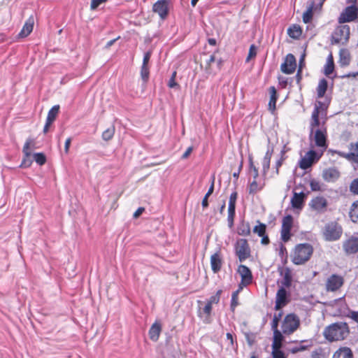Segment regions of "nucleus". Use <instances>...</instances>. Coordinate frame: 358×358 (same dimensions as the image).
I'll list each match as a JSON object with an SVG mask.
<instances>
[{"mask_svg": "<svg viewBox=\"0 0 358 358\" xmlns=\"http://www.w3.org/2000/svg\"><path fill=\"white\" fill-rule=\"evenodd\" d=\"M236 255L241 262H244L250 255V249L245 239H238L235 245Z\"/></svg>", "mask_w": 358, "mask_h": 358, "instance_id": "obj_7", "label": "nucleus"}, {"mask_svg": "<svg viewBox=\"0 0 358 358\" xmlns=\"http://www.w3.org/2000/svg\"><path fill=\"white\" fill-rule=\"evenodd\" d=\"M342 233V227L336 222H331L326 224L322 229L324 238L327 241L338 240Z\"/></svg>", "mask_w": 358, "mask_h": 358, "instance_id": "obj_3", "label": "nucleus"}, {"mask_svg": "<svg viewBox=\"0 0 358 358\" xmlns=\"http://www.w3.org/2000/svg\"><path fill=\"white\" fill-rule=\"evenodd\" d=\"M283 336L279 330L273 331V340L272 343V350H280Z\"/></svg>", "mask_w": 358, "mask_h": 358, "instance_id": "obj_26", "label": "nucleus"}, {"mask_svg": "<svg viewBox=\"0 0 358 358\" xmlns=\"http://www.w3.org/2000/svg\"><path fill=\"white\" fill-rule=\"evenodd\" d=\"M319 114H320V109L318 107H315L314 110L312 113L311 115V120L310 123V136L313 134V131H315L317 128L321 127L322 125V123L321 124L319 120Z\"/></svg>", "mask_w": 358, "mask_h": 358, "instance_id": "obj_21", "label": "nucleus"}, {"mask_svg": "<svg viewBox=\"0 0 358 358\" xmlns=\"http://www.w3.org/2000/svg\"><path fill=\"white\" fill-rule=\"evenodd\" d=\"M115 134V127H110L106 129L102 134V138L104 141L110 140Z\"/></svg>", "mask_w": 358, "mask_h": 358, "instance_id": "obj_41", "label": "nucleus"}, {"mask_svg": "<svg viewBox=\"0 0 358 358\" xmlns=\"http://www.w3.org/2000/svg\"><path fill=\"white\" fill-rule=\"evenodd\" d=\"M287 34L291 38L297 39L301 36L302 30L299 25L293 24L287 29Z\"/></svg>", "mask_w": 358, "mask_h": 358, "instance_id": "obj_32", "label": "nucleus"}, {"mask_svg": "<svg viewBox=\"0 0 358 358\" xmlns=\"http://www.w3.org/2000/svg\"><path fill=\"white\" fill-rule=\"evenodd\" d=\"M254 233L258 234L259 236H263L266 232V225L262 223H259L255 226L253 229Z\"/></svg>", "mask_w": 358, "mask_h": 358, "instance_id": "obj_43", "label": "nucleus"}, {"mask_svg": "<svg viewBox=\"0 0 358 358\" xmlns=\"http://www.w3.org/2000/svg\"><path fill=\"white\" fill-rule=\"evenodd\" d=\"M237 272L241 278V282L243 285H249L252 281V274L250 268L245 265H240L238 267Z\"/></svg>", "mask_w": 358, "mask_h": 358, "instance_id": "obj_18", "label": "nucleus"}, {"mask_svg": "<svg viewBox=\"0 0 358 358\" xmlns=\"http://www.w3.org/2000/svg\"><path fill=\"white\" fill-rule=\"evenodd\" d=\"M350 189L353 194H358V178L352 181L350 185Z\"/></svg>", "mask_w": 358, "mask_h": 358, "instance_id": "obj_49", "label": "nucleus"}, {"mask_svg": "<svg viewBox=\"0 0 358 358\" xmlns=\"http://www.w3.org/2000/svg\"><path fill=\"white\" fill-rule=\"evenodd\" d=\"M145 210L144 208L140 207L138 208L134 213L133 217L134 218H138Z\"/></svg>", "mask_w": 358, "mask_h": 358, "instance_id": "obj_58", "label": "nucleus"}, {"mask_svg": "<svg viewBox=\"0 0 358 358\" xmlns=\"http://www.w3.org/2000/svg\"><path fill=\"white\" fill-rule=\"evenodd\" d=\"M327 128L324 122H322L321 127L315 129L312 136H310V138L315 142V146L321 148V153H323L327 148Z\"/></svg>", "mask_w": 358, "mask_h": 358, "instance_id": "obj_5", "label": "nucleus"}, {"mask_svg": "<svg viewBox=\"0 0 358 358\" xmlns=\"http://www.w3.org/2000/svg\"><path fill=\"white\" fill-rule=\"evenodd\" d=\"M257 53V48L255 45L250 46L248 55L246 58V62H249L250 59L255 58Z\"/></svg>", "mask_w": 358, "mask_h": 358, "instance_id": "obj_47", "label": "nucleus"}, {"mask_svg": "<svg viewBox=\"0 0 358 358\" xmlns=\"http://www.w3.org/2000/svg\"><path fill=\"white\" fill-rule=\"evenodd\" d=\"M249 178L248 180H257L262 178L259 176V172L257 168L254 165L252 159H250V166L248 171Z\"/></svg>", "mask_w": 358, "mask_h": 358, "instance_id": "obj_35", "label": "nucleus"}, {"mask_svg": "<svg viewBox=\"0 0 358 358\" xmlns=\"http://www.w3.org/2000/svg\"><path fill=\"white\" fill-rule=\"evenodd\" d=\"M34 159L39 165H43L46 162L45 156L43 153H35L34 155Z\"/></svg>", "mask_w": 358, "mask_h": 358, "instance_id": "obj_46", "label": "nucleus"}, {"mask_svg": "<svg viewBox=\"0 0 358 358\" xmlns=\"http://www.w3.org/2000/svg\"><path fill=\"white\" fill-rule=\"evenodd\" d=\"M343 284V278L338 275H331L327 280L326 287L328 291L334 292Z\"/></svg>", "mask_w": 358, "mask_h": 358, "instance_id": "obj_15", "label": "nucleus"}, {"mask_svg": "<svg viewBox=\"0 0 358 358\" xmlns=\"http://www.w3.org/2000/svg\"><path fill=\"white\" fill-rule=\"evenodd\" d=\"M193 150V148L192 146L189 147L186 151L184 152V154L182 156V159H187L189 155L192 153Z\"/></svg>", "mask_w": 358, "mask_h": 358, "instance_id": "obj_60", "label": "nucleus"}, {"mask_svg": "<svg viewBox=\"0 0 358 358\" xmlns=\"http://www.w3.org/2000/svg\"><path fill=\"white\" fill-rule=\"evenodd\" d=\"M281 317H282V312L274 314L272 324H271V327H272V329L273 330V331L275 330H278V322H279Z\"/></svg>", "mask_w": 358, "mask_h": 358, "instance_id": "obj_45", "label": "nucleus"}, {"mask_svg": "<svg viewBox=\"0 0 358 358\" xmlns=\"http://www.w3.org/2000/svg\"><path fill=\"white\" fill-rule=\"evenodd\" d=\"M168 86L170 88L179 87V85L176 82V79L170 78L168 83Z\"/></svg>", "mask_w": 358, "mask_h": 358, "instance_id": "obj_57", "label": "nucleus"}, {"mask_svg": "<svg viewBox=\"0 0 358 358\" xmlns=\"http://www.w3.org/2000/svg\"><path fill=\"white\" fill-rule=\"evenodd\" d=\"M59 110V106L58 105L54 106L48 112L46 121L49 123H52L56 117L57 116Z\"/></svg>", "mask_w": 358, "mask_h": 358, "instance_id": "obj_37", "label": "nucleus"}, {"mask_svg": "<svg viewBox=\"0 0 358 358\" xmlns=\"http://www.w3.org/2000/svg\"><path fill=\"white\" fill-rule=\"evenodd\" d=\"M272 155V152L269 150H267L262 162V172L263 175H266L270 168V162Z\"/></svg>", "mask_w": 358, "mask_h": 358, "instance_id": "obj_34", "label": "nucleus"}, {"mask_svg": "<svg viewBox=\"0 0 358 358\" xmlns=\"http://www.w3.org/2000/svg\"><path fill=\"white\" fill-rule=\"evenodd\" d=\"M27 157H26L25 159H23L22 162V164H21V166L27 167V166H30L31 161L29 159H27Z\"/></svg>", "mask_w": 358, "mask_h": 358, "instance_id": "obj_64", "label": "nucleus"}, {"mask_svg": "<svg viewBox=\"0 0 358 358\" xmlns=\"http://www.w3.org/2000/svg\"><path fill=\"white\" fill-rule=\"evenodd\" d=\"M327 89V81L325 79L320 80L317 87V96L322 98L324 96Z\"/></svg>", "mask_w": 358, "mask_h": 358, "instance_id": "obj_36", "label": "nucleus"}, {"mask_svg": "<svg viewBox=\"0 0 358 358\" xmlns=\"http://www.w3.org/2000/svg\"><path fill=\"white\" fill-rule=\"evenodd\" d=\"M214 180H215V178H213V180H212L211 185L210 186V187L205 196H207L209 197L213 194V192L214 191Z\"/></svg>", "mask_w": 358, "mask_h": 358, "instance_id": "obj_62", "label": "nucleus"}, {"mask_svg": "<svg viewBox=\"0 0 358 358\" xmlns=\"http://www.w3.org/2000/svg\"><path fill=\"white\" fill-rule=\"evenodd\" d=\"M350 317L358 323V312L353 311L350 313Z\"/></svg>", "mask_w": 358, "mask_h": 358, "instance_id": "obj_63", "label": "nucleus"}, {"mask_svg": "<svg viewBox=\"0 0 358 358\" xmlns=\"http://www.w3.org/2000/svg\"><path fill=\"white\" fill-rule=\"evenodd\" d=\"M327 205V200L321 196L312 199L309 203L310 208L320 213H324L326 210Z\"/></svg>", "mask_w": 358, "mask_h": 358, "instance_id": "obj_11", "label": "nucleus"}, {"mask_svg": "<svg viewBox=\"0 0 358 358\" xmlns=\"http://www.w3.org/2000/svg\"><path fill=\"white\" fill-rule=\"evenodd\" d=\"M350 62V54L347 49H341L339 52V63L341 66H347Z\"/></svg>", "mask_w": 358, "mask_h": 358, "instance_id": "obj_29", "label": "nucleus"}, {"mask_svg": "<svg viewBox=\"0 0 358 358\" xmlns=\"http://www.w3.org/2000/svg\"><path fill=\"white\" fill-rule=\"evenodd\" d=\"M270 100L268 102V109L273 112L275 110V103L277 100V92L274 87L269 88Z\"/></svg>", "mask_w": 358, "mask_h": 358, "instance_id": "obj_31", "label": "nucleus"}, {"mask_svg": "<svg viewBox=\"0 0 358 358\" xmlns=\"http://www.w3.org/2000/svg\"><path fill=\"white\" fill-rule=\"evenodd\" d=\"M34 23V19L32 17L29 18L23 26L19 36L20 37L27 36L33 30Z\"/></svg>", "mask_w": 358, "mask_h": 358, "instance_id": "obj_28", "label": "nucleus"}, {"mask_svg": "<svg viewBox=\"0 0 358 358\" xmlns=\"http://www.w3.org/2000/svg\"><path fill=\"white\" fill-rule=\"evenodd\" d=\"M237 196L238 194L236 192H232L229 196L227 220L230 227H231L234 224Z\"/></svg>", "mask_w": 358, "mask_h": 358, "instance_id": "obj_17", "label": "nucleus"}, {"mask_svg": "<svg viewBox=\"0 0 358 358\" xmlns=\"http://www.w3.org/2000/svg\"><path fill=\"white\" fill-rule=\"evenodd\" d=\"M149 68L148 66L142 65L141 69V76L144 83H146L149 78Z\"/></svg>", "mask_w": 358, "mask_h": 358, "instance_id": "obj_44", "label": "nucleus"}, {"mask_svg": "<svg viewBox=\"0 0 358 358\" xmlns=\"http://www.w3.org/2000/svg\"><path fill=\"white\" fill-rule=\"evenodd\" d=\"M334 70V59L333 56L331 54H330L327 59V63L324 66V74L327 76H329Z\"/></svg>", "mask_w": 358, "mask_h": 358, "instance_id": "obj_33", "label": "nucleus"}, {"mask_svg": "<svg viewBox=\"0 0 358 358\" xmlns=\"http://www.w3.org/2000/svg\"><path fill=\"white\" fill-rule=\"evenodd\" d=\"M224 263L223 256L220 250L210 256V267L214 273H217L222 269Z\"/></svg>", "mask_w": 358, "mask_h": 358, "instance_id": "obj_14", "label": "nucleus"}, {"mask_svg": "<svg viewBox=\"0 0 358 358\" xmlns=\"http://www.w3.org/2000/svg\"><path fill=\"white\" fill-rule=\"evenodd\" d=\"M107 0H92L90 4V8L92 10L96 9L101 4L106 2Z\"/></svg>", "mask_w": 358, "mask_h": 358, "instance_id": "obj_52", "label": "nucleus"}, {"mask_svg": "<svg viewBox=\"0 0 358 358\" xmlns=\"http://www.w3.org/2000/svg\"><path fill=\"white\" fill-rule=\"evenodd\" d=\"M150 57H151V52L148 51V52H145L144 55V57H143L142 65L148 66Z\"/></svg>", "mask_w": 358, "mask_h": 358, "instance_id": "obj_56", "label": "nucleus"}, {"mask_svg": "<svg viewBox=\"0 0 358 358\" xmlns=\"http://www.w3.org/2000/svg\"><path fill=\"white\" fill-rule=\"evenodd\" d=\"M152 10L157 13L161 19H165L169 12L168 1L166 0H158L154 3Z\"/></svg>", "mask_w": 358, "mask_h": 358, "instance_id": "obj_16", "label": "nucleus"}, {"mask_svg": "<svg viewBox=\"0 0 358 358\" xmlns=\"http://www.w3.org/2000/svg\"><path fill=\"white\" fill-rule=\"evenodd\" d=\"M322 153H317L314 150H310L301 159L299 166L301 169L306 170L310 168L313 163L317 162Z\"/></svg>", "mask_w": 358, "mask_h": 358, "instance_id": "obj_8", "label": "nucleus"}, {"mask_svg": "<svg viewBox=\"0 0 358 358\" xmlns=\"http://www.w3.org/2000/svg\"><path fill=\"white\" fill-rule=\"evenodd\" d=\"M308 349V346L306 345H303L302 344H300L297 346H295V347H293L291 350H290V352L293 354H295L296 352H302V351H304Z\"/></svg>", "mask_w": 358, "mask_h": 358, "instance_id": "obj_51", "label": "nucleus"}, {"mask_svg": "<svg viewBox=\"0 0 358 358\" xmlns=\"http://www.w3.org/2000/svg\"><path fill=\"white\" fill-rule=\"evenodd\" d=\"M335 152L339 156L345 158L346 159L349 161H352V155H350V152L345 153L341 151H335Z\"/></svg>", "mask_w": 358, "mask_h": 358, "instance_id": "obj_55", "label": "nucleus"}, {"mask_svg": "<svg viewBox=\"0 0 358 358\" xmlns=\"http://www.w3.org/2000/svg\"><path fill=\"white\" fill-rule=\"evenodd\" d=\"M292 278L288 273H286L284 276L283 280L282 281V285L285 287H289L291 285Z\"/></svg>", "mask_w": 358, "mask_h": 358, "instance_id": "obj_53", "label": "nucleus"}, {"mask_svg": "<svg viewBox=\"0 0 358 358\" xmlns=\"http://www.w3.org/2000/svg\"><path fill=\"white\" fill-rule=\"evenodd\" d=\"M350 155H352V161L358 163V142L350 144Z\"/></svg>", "mask_w": 358, "mask_h": 358, "instance_id": "obj_40", "label": "nucleus"}, {"mask_svg": "<svg viewBox=\"0 0 358 358\" xmlns=\"http://www.w3.org/2000/svg\"><path fill=\"white\" fill-rule=\"evenodd\" d=\"M289 301V299L287 292L284 287H280L276 293L275 309L276 310H281Z\"/></svg>", "mask_w": 358, "mask_h": 358, "instance_id": "obj_10", "label": "nucleus"}, {"mask_svg": "<svg viewBox=\"0 0 358 358\" xmlns=\"http://www.w3.org/2000/svg\"><path fill=\"white\" fill-rule=\"evenodd\" d=\"M343 249L347 254H355L358 252V238L351 237L343 242Z\"/></svg>", "mask_w": 358, "mask_h": 358, "instance_id": "obj_19", "label": "nucleus"}, {"mask_svg": "<svg viewBox=\"0 0 358 358\" xmlns=\"http://www.w3.org/2000/svg\"><path fill=\"white\" fill-rule=\"evenodd\" d=\"M248 183V192L250 194H255L261 191L265 185L264 180L263 178L252 180H249Z\"/></svg>", "mask_w": 358, "mask_h": 358, "instance_id": "obj_20", "label": "nucleus"}, {"mask_svg": "<svg viewBox=\"0 0 358 358\" xmlns=\"http://www.w3.org/2000/svg\"><path fill=\"white\" fill-rule=\"evenodd\" d=\"M300 320L297 315L293 313L287 315L282 323L281 329L283 334L290 335L299 327Z\"/></svg>", "mask_w": 358, "mask_h": 358, "instance_id": "obj_4", "label": "nucleus"}, {"mask_svg": "<svg viewBox=\"0 0 358 358\" xmlns=\"http://www.w3.org/2000/svg\"><path fill=\"white\" fill-rule=\"evenodd\" d=\"M237 305H238V296H236V294H232L231 306L232 308H234Z\"/></svg>", "mask_w": 358, "mask_h": 358, "instance_id": "obj_59", "label": "nucleus"}, {"mask_svg": "<svg viewBox=\"0 0 358 358\" xmlns=\"http://www.w3.org/2000/svg\"><path fill=\"white\" fill-rule=\"evenodd\" d=\"M250 234L249 225H243L242 227L238 229V234L242 236H248Z\"/></svg>", "mask_w": 358, "mask_h": 358, "instance_id": "obj_50", "label": "nucleus"}, {"mask_svg": "<svg viewBox=\"0 0 358 358\" xmlns=\"http://www.w3.org/2000/svg\"><path fill=\"white\" fill-rule=\"evenodd\" d=\"M272 358H286V357L282 351L272 350Z\"/></svg>", "mask_w": 358, "mask_h": 358, "instance_id": "obj_54", "label": "nucleus"}, {"mask_svg": "<svg viewBox=\"0 0 358 358\" xmlns=\"http://www.w3.org/2000/svg\"><path fill=\"white\" fill-rule=\"evenodd\" d=\"M293 224V217L292 215H287L283 217L281 227V239L287 242L291 237V229Z\"/></svg>", "mask_w": 358, "mask_h": 358, "instance_id": "obj_9", "label": "nucleus"}, {"mask_svg": "<svg viewBox=\"0 0 358 358\" xmlns=\"http://www.w3.org/2000/svg\"><path fill=\"white\" fill-rule=\"evenodd\" d=\"M222 293V289H219L216 292L215 294L210 297L207 302L211 305L217 304L220 300V296Z\"/></svg>", "mask_w": 358, "mask_h": 358, "instance_id": "obj_42", "label": "nucleus"}, {"mask_svg": "<svg viewBox=\"0 0 358 358\" xmlns=\"http://www.w3.org/2000/svg\"><path fill=\"white\" fill-rule=\"evenodd\" d=\"M310 187L313 192H322L324 190V185L315 179L310 181Z\"/></svg>", "mask_w": 358, "mask_h": 358, "instance_id": "obj_39", "label": "nucleus"}, {"mask_svg": "<svg viewBox=\"0 0 358 358\" xmlns=\"http://www.w3.org/2000/svg\"><path fill=\"white\" fill-rule=\"evenodd\" d=\"M31 144H33V141L31 139H28L24 145L23 152L26 157H29L31 155L30 147Z\"/></svg>", "mask_w": 358, "mask_h": 358, "instance_id": "obj_48", "label": "nucleus"}, {"mask_svg": "<svg viewBox=\"0 0 358 358\" xmlns=\"http://www.w3.org/2000/svg\"><path fill=\"white\" fill-rule=\"evenodd\" d=\"M349 334V328L345 322L334 323L325 328L324 336L329 341L345 339Z\"/></svg>", "mask_w": 358, "mask_h": 358, "instance_id": "obj_1", "label": "nucleus"}, {"mask_svg": "<svg viewBox=\"0 0 358 358\" xmlns=\"http://www.w3.org/2000/svg\"><path fill=\"white\" fill-rule=\"evenodd\" d=\"M296 67V59L293 55L288 54L285 62L281 64V71L286 74H291L294 72Z\"/></svg>", "mask_w": 358, "mask_h": 358, "instance_id": "obj_12", "label": "nucleus"}, {"mask_svg": "<svg viewBox=\"0 0 358 358\" xmlns=\"http://www.w3.org/2000/svg\"><path fill=\"white\" fill-rule=\"evenodd\" d=\"M340 176L339 171L335 168L324 169L322 172V178L327 182H334Z\"/></svg>", "mask_w": 358, "mask_h": 358, "instance_id": "obj_22", "label": "nucleus"}, {"mask_svg": "<svg viewBox=\"0 0 358 358\" xmlns=\"http://www.w3.org/2000/svg\"><path fill=\"white\" fill-rule=\"evenodd\" d=\"M357 15V8L355 6L347 7L341 14L338 21L340 23L351 22L356 19Z\"/></svg>", "mask_w": 358, "mask_h": 358, "instance_id": "obj_13", "label": "nucleus"}, {"mask_svg": "<svg viewBox=\"0 0 358 358\" xmlns=\"http://www.w3.org/2000/svg\"><path fill=\"white\" fill-rule=\"evenodd\" d=\"M350 37V27L348 25L338 27L332 34V42L336 44H345Z\"/></svg>", "mask_w": 358, "mask_h": 358, "instance_id": "obj_6", "label": "nucleus"}, {"mask_svg": "<svg viewBox=\"0 0 358 358\" xmlns=\"http://www.w3.org/2000/svg\"><path fill=\"white\" fill-rule=\"evenodd\" d=\"M313 252V247L308 243L297 245L292 255V262L296 265L304 264L310 259Z\"/></svg>", "mask_w": 358, "mask_h": 358, "instance_id": "obj_2", "label": "nucleus"}, {"mask_svg": "<svg viewBox=\"0 0 358 358\" xmlns=\"http://www.w3.org/2000/svg\"><path fill=\"white\" fill-rule=\"evenodd\" d=\"M313 6L310 5L308 8H307L306 11L303 14V21L305 24H307V29H312V24H310L311 22V20L313 19Z\"/></svg>", "mask_w": 358, "mask_h": 358, "instance_id": "obj_30", "label": "nucleus"}, {"mask_svg": "<svg viewBox=\"0 0 358 358\" xmlns=\"http://www.w3.org/2000/svg\"><path fill=\"white\" fill-rule=\"evenodd\" d=\"M304 198L303 192L294 193L291 200L292 207L301 210L303 206Z\"/></svg>", "mask_w": 358, "mask_h": 358, "instance_id": "obj_23", "label": "nucleus"}, {"mask_svg": "<svg viewBox=\"0 0 358 358\" xmlns=\"http://www.w3.org/2000/svg\"><path fill=\"white\" fill-rule=\"evenodd\" d=\"M213 305L206 302L202 310L199 311V315L202 318L203 322L210 323Z\"/></svg>", "mask_w": 358, "mask_h": 358, "instance_id": "obj_24", "label": "nucleus"}, {"mask_svg": "<svg viewBox=\"0 0 358 358\" xmlns=\"http://www.w3.org/2000/svg\"><path fill=\"white\" fill-rule=\"evenodd\" d=\"M71 138H68L66 140V141H65L64 151H65L66 153L69 152V148H70V145H71Z\"/></svg>", "mask_w": 358, "mask_h": 358, "instance_id": "obj_61", "label": "nucleus"}, {"mask_svg": "<svg viewBox=\"0 0 358 358\" xmlns=\"http://www.w3.org/2000/svg\"><path fill=\"white\" fill-rule=\"evenodd\" d=\"M333 358H353V355L349 348L343 347L334 352Z\"/></svg>", "mask_w": 358, "mask_h": 358, "instance_id": "obj_27", "label": "nucleus"}, {"mask_svg": "<svg viewBox=\"0 0 358 358\" xmlns=\"http://www.w3.org/2000/svg\"><path fill=\"white\" fill-rule=\"evenodd\" d=\"M350 217L353 222H358V201L352 204Z\"/></svg>", "mask_w": 358, "mask_h": 358, "instance_id": "obj_38", "label": "nucleus"}, {"mask_svg": "<svg viewBox=\"0 0 358 358\" xmlns=\"http://www.w3.org/2000/svg\"><path fill=\"white\" fill-rule=\"evenodd\" d=\"M161 331V324L159 322H155L149 330L150 338L153 341H157L159 337Z\"/></svg>", "mask_w": 358, "mask_h": 358, "instance_id": "obj_25", "label": "nucleus"}]
</instances>
